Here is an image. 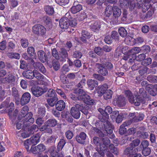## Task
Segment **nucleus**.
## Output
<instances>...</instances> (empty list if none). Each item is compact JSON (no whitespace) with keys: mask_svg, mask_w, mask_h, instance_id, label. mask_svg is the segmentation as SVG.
<instances>
[{"mask_svg":"<svg viewBox=\"0 0 157 157\" xmlns=\"http://www.w3.org/2000/svg\"><path fill=\"white\" fill-rule=\"evenodd\" d=\"M4 80L6 83L10 84H13L15 80V78L13 73L9 72L4 78Z\"/></svg>","mask_w":157,"mask_h":157,"instance_id":"ddd939ff","label":"nucleus"},{"mask_svg":"<svg viewBox=\"0 0 157 157\" xmlns=\"http://www.w3.org/2000/svg\"><path fill=\"white\" fill-rule=\"evenodd\" d=\"M33 71L29 70L24 71L23 73V76L27 78L32 79L33 78Z\"/></svg>","mask_w":157,"mask_h":157,"instance_id":"bb28decb","label":"nucleus"},{"mask_svg":"<svg viewBox=\"0 0 157 157\" xmlns=\"http://www.w3.org/2000/svg\"><path fill=\"white\" fill-rule=\"evenodd\" d=\"M41 79L40 81V83L41 84L45 86H48L49 85V81L47 78H44V76H43L42 78Z\"/></svg>","mask_w":157,"mask_h":157,"instance_id":"e2e57ef3","label":"nucleus"},{"mask_svg":"<svg viewBox=\"0 0 157 157\" xmlns=\"http://www.w3.org/2000/svg\"><path fill=\"white\" fill-rule=\"evenodd\" d=\"M138 151V148H127L124 151V153L128 157H140L141 155L137 153Z\"/></svg>","mask_w":157,"mask_h":157,"instance_id":"39448f33","label":"nucleus"},{"mask_svg":"<svg viewBox=\"0 0 157 157\" xmlns=\"http://www.w3.org/2000/svg\"><path fill=\"white\" fill-rule=\"evenodd\" d=\"M40 139V137L38 135L36 134L35 136L32 137L29 139L30 143L33 144L34 145L36 144L39 142Z\"/></svg>","mask_w":157,"mask_h":157,"instance_id":"72a5a7b5","label":"nucleus"},{"mask_svg":"<svg viewBox=\"0 0 157 157\" xmlns=\"http://www.w3.org/2000/svg\"><path fill=\"white\" fill-rule=\"evenodd\" d=\"M147 80L151 82H157V76L149 75L147 78Z\"/></svg>","mask_w":157,"mask_h":157,"instance_id":"5fc2aeb1","label":"nucleus"},{"mask_svg":"<svg viewBox=\"0 0 157 157\" xmlns=\"http://www.w3.org/2000/svg\"><path fill=\"white\" fill-rule=\"evenodd\" d=\"M95 52L99 56H101L103 54V51L101 48L99 47H96L94 49Z\"/></svg>","mask_w":157,"mask_h":157,"instance_id":"69168bd1","label":"nucleus"},{"mask_svg":"<svg viewBox=\"0 0 157 157\" xmlns=\"http://www.w3.org/2000/svg\"><path fill=\"white\" fill-rule=\"evenodd\" d=\"M55 148L52 147L50 151V157H59V154L55 151L54 149Z\"/></svg>","mask_w":157,"mask_h":157,"instance_id":"8fccbe9b","label":"nucleus"},{"mask_svg":"<svg viewBox=\"0 0 157 157\" xmlns=\"http://www.w3.org/2000/svg\"><path fill=\"white\" fill-rule=\"evenodd\" d=\"M91 28L94 30H98L101 28V23L98 21H92L89 23Z\"/></svg>","mask_w":157,"mask_h":157,"instance_id":"a211bd4d","label":"nucleus"},{"mask_svg":"<svg viewBox=\"0 0 157 157\" xmlns=\"http://www.w3.org/2000/svg\"><path fill=\"white\" fill-rule=\"evenodd\" d=\"M52 65L54 69L56 71L58 70L60 68V65L59 62L57 60H52Z\"/></svg>","mask_w":157,"mask_h":157,"instance_id":"49530a36","label":"nucleus"},{"mask_svg":"<svg viewBox=\"0 0 157 157\" xmlns=\"http://www.w3.org/2000/svg\"><path fill=\"white\" fill-rule=\"evenodd\" d=\"M59 60L62 61H65L68 58V54L66 49L63 48H60L59 52Z\"/></svg>","mask_w":157,"mask_h":157,"instance_id":"9b49d317","label":"nucleus"},{"mask_svg":"<svg viewBox=\"0 0 157 157\" xmlns=\"http://www.w3.org/2000/svg\"><path fill=\"white\" fill-rule=\"evenodd\" d=\"M18 111L17 109H16L15 110L12 112V113H9V115L10 119L12 120H15L18 115Z\"/></svg>","mask_w":157,"mask_h":157,"instance_id":"de8ad7c7","label":"nucleus"},{"mask_svg":"<svg viewBox=\"0 0 157 157\" xmlns=\"http://www.w3.org/2000/svg\"><path fill=\"white\" fill-rule=\"evenodd\" d=\"M33 78L35 77L37 79H40L42 78V75L37 70H34L33 71Z\"/></svg>","mask_w":157,"mask_h":157,"instance_id":"bf43d9fd","label":"nucleus"},{"mask_svg":"<svg viewBox=\"0 0 157 157\" xmlns=\"http://www.w3.org/2000/svg\"><path fill=\"white\" fill-rule=\"evenodd\" d=\"M96 67L98 68V72L99 74L103 76H105L108 75V73L107 70L101 64L96 63Z\"/></svg>","mask_w":157,"mask_h":157,"instance_id":"4468645a","label":"nucleus"},{"mask_svg":"<svg viewBox=\"0 0 157 157\" xmlns=\"http://www.w3.org/2000/svg\"><path fill=\"white\" fill-rule=\"evenodd\" d=\"M109 147L112 152L116 155L118 154V151L117 148L115 147L113 144H110Z\"/></svg>","mask_w":157,"mask_h":157,"instance_id":"4d7b16f0","label":"nucleus"},{"mask_svg":"<svg viewBox=\"0 0 157 157\" xmlns=\"http://www.w3.org/2000/svg\"><path fill=\"white\" fill-rule=\"evenodd\" d=\"M82 108L79 104H76L74 106L72 107L71 109V113L72 117L78 119L80 115L79 111Z\"/></svg>","mask_w":157,"mask_h":157,"instance_id":"6e6552de","label":"nucleus"},{"mask_svg":"<svg viewBox=\"0 0 157 157\" xmlns=\"http://www.w3.org/2000/svg\"><path fill=\"white\" fill-rule=\"evenodd\" d=\"M48 126H46L45 125H43L40 128V130L41 131H43L44 130L48 133H51L52 132V130Z\"/></svg>","mask_w":157,"mask_h":157,"instance_id":"09e8293b","label":"nucleus"},{"mask_svg":"<svg viewBox=\"0 0 157 157\" xmlns=\"http://www.w3.org/2000/svg\"><path fill=\"white\" fill-rule=\"evenodd\" d=\"M34 119L32 117H31L28 119L26 122L23 123V128L24 129H25L27 128V127L29 125V123H33L34 122Z\"/></svg>","mask_w":157,"mask_h":157,"instance_id":"c03bdc74","label":"nucleus"},{"mask_svg":"<svg viewBox=\"0 0 157 157\" xmlns=\"http://www.w3.org/2000/svg\"><path fill=\"white\" fill-rule=\"evenodd\" d=\"M86 135L84 132H81L79 136H76L75 139L77 142L78 143L83 144L84 143V140L86 139Z\"/></svg>","mask_w":157,"mask_h":157,"instance_id":"412c9836","label":"nucleus"},{"mask_svg":"<svg viewBox=\"0 0 157 157\" xmlns=\"http://www.w3.org/2000/svg\"><path fill=\"white\" fill-rule=\"evenodd\" d=\"M42 20L47 25L48 24L51 25V20L48 16H46L44 17Z\"/></svg>","mask_w":157,"mask_h":157,"instance_id":"338daca9","label":"nucleus"},{"mask_svg":"<svg viewBox=\"0 0 157 157\" xmlns=\"http://www.w3.org/2000/svg\"><path fill=\"white\" fill-rule=\"evenodd\" d=\"M102 140L103 143L101 144L100 146V151L95 153L93 156V157H101L105 156L104 151H107L108 146L110 144V142L109 138L104 139Z\"/></svg>","mask_w":157,"mask_h":157,"instance_id":"f03ea898","label":"nucleus"},{"mask_svg":"<svg viewBox=\"0 0 157 157\" xmlns=\"http://www.w3.org/2000/svg\"><path fill=\"white\" fill-rule=\"evenodd\" d=\"M21 43L22 46L24 48H27L29 45L28 40L25 38L22 39L21 40Z\"/></svg>","mask_w":157,"mask_h":157,"instance_id":"13d9d810","label":"nucleus"},{"mask_svg":"<svg viewBox=\"0 0 157 157\" xmlns=\"http://www.w3.org/2000/svg\"><path fill=\"white\" fill-rule=\"evenodd\" d=\"M113 15L115 17H119L121 14V9L117 6H113Z\"/></svg>","mask_w":157,"mask_h":157,"instance_id":"7c9ffc66","label":"nucleus"},{"mask_svg":"<svg viewBox=\"0 0 157 157\" xmlns=\"http://www.w3.org/2000/svg\"><path fill=\"white\" fill-rule=\"evenodd\" d=\"M69 15V13H67L65 15V17L62 18L59 21V26L61 29H67L69 26L67 16Z\"/></svg>","mask_w":157,"mask_h":157,"instance_id":"9d476101","label":"nucleus"},{"mask_svg":"<svg viewBox=\"0 0 157 157\" xmlns=\"http://www.w3.org/2000/svg\"><path fill=\"white\" fill-rule=\"evenodd\" d=\"M116 103L119 106H124L126 103L124 97L121 96H119L117 100Z\"/></svg>","mask_w":157,"mask_h":157,"instance_id":"393cba45","label":"nucleus"},{"mask_svg":"<svg viewBox=\"0 0 157 157\" xmlns=\"http://www.w3.org/2000/svg\"><path fill=\"white\" fill-rule=\"evenodd\" d=\"M113 7L111 6H108L106 8L105 14L106 17H109L113 12Z\"/></svg>","mask_w":157,"mask_h":157,"instance_id":"4c0bfd02","label":"nucleus"},{"mask_svg":"<svg viewBox=\"0 0 157 157\" xmlns=\"http://www.w3.org/2000/svg\"><path fill=\"white\" fill-rule=\"evenodd\" d=\"M45 109L44 108L41 107L38 109L37 113L38 115L41 117H44L45 114Z\"/></svg>","mask_w":157,"mask_h":157,"instance_id":"680f3d73","label":"nucleus"},{"mask_svg":"<svg viewBox=\"0 0 157 157\" xmlns=\"http://www.w3.org/2000/svg\"><path fill=\"white\" fill-rule=\"evenodd\" d=\"M120 6L122 8H129L131 10H133L135 6V4L132 2L131 0H119Z\"/></svg>","mask_w":157,"mask_h":157,"instance_id":"0eeeda50","label":"nucleus"},{"mask_svg":"<svg viewBox=\"0 0 157 157\" xmlns=\"http://www.w3.org/2000/svg\"><path fill=\"white\" fill-rule=\"evenodd\" d=\"M108 138H102L101 139L96 136L94 137L93 138V142L96 146H100L101 144H103L102 140L104 139Z\"/></svg>","mask_w":157,"mask_h":157,"instance_id":"473e14b6","label":"nucleus"},{"mask_svg":"<svg viewBox=\"0 0 157 157\" xmlns=\"http://www.w3.org/2000/svg\"><path fill=\"white\" fill-rule=\"evenodd\" d=\"M148 70V68L147 67H144L140 69L139 71V72L141 75H147Z\"/></svg>","mask_w":157,"mask_h":157,"instance_id":"774afa93","label":"nucleus"},{"mask_svg":"<svg viewBox=\"0 0 157 157\" xmlns=\"http://www.w3.org/2000/svg\"><path fill=\"white\" fill-rule=\"evenodd\" d=\"M106 121V123L103 124L105 130L107 133L111 134L113 132V129L114 128V126L109 122L107 120Z\"/></svg>","mask_w":157,"mask_h":157,"instance_id":"6ab92c4d","label":"nucleus"},{"mask_svg":"<svg viewBox=\"0 0 157 157\" xmlns=\"http://www.w3.org/2000/svg\"><path fill=\"white\" fill-rule=\"evenodd\" d=\"M98 111L101 113L102 115V118H100V119H101V121L102 122H105L109 118V115L108 113H105V110L104 111L103 109L101 108H99Z\"/></svg>","mask_w":157,"mask_h":157,"instance_id":"cd10ccee","label":"nucleus"},{"mask_svg":"<svg viewBox=\"0 0 157 157\" xmlns=\"http://www.w3.org/2000/svg\"><path fill=\"white\" fill-rule=\"evenodd\" d=\"M134 94L135 95H136V96L139 97L141 96L144 98L147 97L146 91L143 88L140 89L139 92L136 91H135Z\"/></svg>","mask_w":157,"mask_h":157,"instance_id":"a878e982","label":"nucleus"},{"mask_svg":"<svg viewBox=\"0 0 157 157\" xmlns=\"http://www.w3.org/2000/svg\"><path fill=\"white\" fill-rule=\"evenodd\" d=\"M38 57L42 63H44L47 60V56L45 52L42 50H40L37 52Z\"/></svg>","mask_w":157,"mask_h":157,"instance_id":"aec40b11","label":"nucleus"},{"mask_svg":"<svg viewBox=\"0 0 157 157\" xmlns=\"http://www.w3.org/2000/svg\"><path fill=\"white\" fill-rule=\"evenodd\" d=\"M45 146L42 144H40L34 147H31L30 151L33 154L35 155H39L46 150Z\"/></svg>","mask_w":157,"mask_h":157,"instance_id":"1a4fd4ad","label":"nucleus"},{"mask_svg":"<svg viewBox=\"0 0 157 157\" xmlns=\"http://www.w3.org/2000/svg\"><path fill=\"white\" fill-rule=\"evenodd\" d=\"M62 117L64 118L68 122H71L73 121L72 116L71 113L67 111L64 112L62 114Z\"/></svg>","mask_w":157,"mask_h":157,"instance_id":"b1692460","label":"nucleus"},{"mask_svg":"<svg viewBox=\"0 0 157 157\" xmlns=\"http://www.w3.org/2000/svg\"><path fill=\"white\" fill-rule=\"evenodd\" d=\"M104 98L105 100H108L111 98L113 94V92L110 90L106 91L103 94Z\"/></svg>","mask_w":157,"mask_h":157,"instance_id":"58836bf2","label":"nucleus"},{"mask_svg":"<svg viewBox=\"0 0 157 157\" xmlns=\"http://www.w3.org/2000/svg\"><path fill=\"white\" fill-rule=\"evenodd\" d=\"M87 84L91 90H92L94 88L98 86L97 81L94 79H89L87 81Z\"/></svg>","mask_w":157,"mask_h":157,"instance_id":"5701e85b","label":"nucleus"},{"mask_svg":"<svg viewBox=\"0 0 157 157\" xmlns=\"http://www.w3.org/2000/svg\"><path fill=\"white\" fill-rule=\"evenodd\" d=\"M29 110V108L27 106L23 107L21 109L20 115H19L18 118L19 120H21V117L24 116L25 114L27 113Z\"/></svg>","mask_w":157,"mask_h":157,"instance_id":"2f4dec72","label":"nucleus"},{"mask_svg":"<svg viewBox=\"0 0 157 157\" xmlns=\"http://www.w3.org/2000/svg\"><path fill=\"white\" fill-rule=\"evenodd\" d=\"M57 98H48L47 99V101L48 104L51 107H53L56 103V102L58 100Z\"/></svg>","mask_w":157,"mask_h":157,"instance_id":"79ce46f5","label":"nucleus"},{"mask_svg":"<svg viewBox=\"0 0 157 157\" xmlns=\"http://www.w3.org/2000/svg\"><path fill=\"white\" fill-rule=\"evenodd\" d=\"M141 85L143 86H146V90H148V88H151L153 87V85H152L151 84H148V82H147L146 81H143L141 83Z\"/></svg>","mask_w":157,"mask_h":157,"instance_id":"0e129e2a","label":"nucleus"},{"mask_svg":"<svg viewBox=\"0 0 157 157\" xmlns=\"http://www.w3.org/2000/svg\"><path fill=\"white\" fill-rule=\"evenodd\" d=\"M86 80L85 79H82L76 86L77 88L74 90V93L78 94V100H82L85 103L90 105L93 104L94 100L91 99L88 95L82 89L86 85Z\"/></svg>","mask_w":157,"mask_h":157,"instance_id":"f257e3e1","label":"nucleus"},{"mask_svg":"<svg viewBox=\"0 0 157 157\" xmlns=\"http://www.w3.org/2000/svg\"><path fill=\"white\" fill-rule=\"evenodd\" d=\"M31 64L35 69H38L39 70L40 68L43 65L40 62H35L33 60H31Z\"/></svg>","mask_w":157,"mask_h":157,"instance_id":"a19ab883","label":"nucleus"},{"mask_svg":"<svg viewBox=\"0 0 157 157\" xmlns=\"http://www.w3.org/2000/svg\"><path fill=\"white\" fill-rule=\"evenodd\" d=\"M144 117V115L143 114H136L134 118L132 119V120L134 122H139L142 120Z\"/></svg>","mask_w":157,"mask_h":157,"instance_id":"e433bc0d","label":"nucleus"},{"mask_svg":"<svg viewBox=\"0 0 157 157\" xmlns=\"http://www.w3.org/2000/svg\"><path fill=\"white\" fill-rule=\"evenodd\" d=\"M48 89L44 87L42 88L39 86H33L31 88V91L33 94L36 97H39L45 93Z\"/></svg>","mask_w":157,"mask_h":157,"instance_id":"423d86ee","label":"nucleus"},{"mask_svg":"<svg viewBox=\"0 0 157 157\" xmlns=\"http://www.w3.org/2000/svg\"><path fill=\"white\" fill-rule=\"evenodd\" d=\"M57 123V121L55 119H51L47 120L44 123V124L48 126L49 128H51L55 126Z\"/></svg>","mask_w":157,"mask_h":157,"instance_id":"c756f323","label":"nucleus"},{"mask_svg":"<svg viewBox=\"0 0 157 157\" xmlns=\"http://www.w3.org/2000/svg\"><path fill=\"white\" fill-rule=\"evenodd\" d=\"M66 144V141L64 138L61 139L57 145V148L59 150H61Z\"/></svg>","mask_w":157,"mask_h":157,"instance_id":"603ef678","label":"nucleus"},{"mask_svg":"<svg viewBox=\"0 0 157 157\" xmlns=\"http://www.w3.org/2000/svg\"><path fill=\"white\" fill-rule=\"evenodd\" d=\"M46 31V29L43 26L40 25H35L33 27V33L37 36L44 35Z\"/></svg>","mask_w":157,"mask_h":157,"instance_id":"20e7f679","label":"nucleus"},{"mask_svg":"<svg viewBox=\"0 0 157 157\" xmlns=\"http://www.w3.org/2000/svg\"><path fill=\"white\" fill-rule=\"evenodd\" d=\"M31 95L28 92L24 93L21 99L20 103L21 105H23L28 103L30 99Z\"/></svg>","mask_w":157,"mask_h":157,"instance_id":"f8f14e48","label":"nucleus"},{"mask_svg":"<svg viewBox=\"0 0 157 157\" xmlns=\"http://www.w3.org/2000/svg\"><path fill=\"white\" fill-rule=\"evenodd\" d=\"M56 109L59 111H61L63 110L65 107V104L62 100L58 101L56 104Z\"/></svg>","mask_w":157,"mask_h":157,"instance_id":"4be33fe9","label":"nucleus"},{"mask_svg":"<svg viewBox=\"0 0 157 157\" xmlns=\"http://www.w3.org/2000/svg\"><path fill=\"white\" fill-rule=\"evenodd\" d=\"M67 18L68 20L69 26L72 27H74L76 25V21L75 18L72 17L71 16L69 15H68V16H67Z\"/></svg>","mask_w":157,"mask_h":157,"instance_id":"c9c22d12","label":"nucleus"},{"mask_svg":"<svg viewBox=\"0 0 157 157\" xmlns=\"http://www.w3.org/2000/svg\"><path fill=\"white\" fill-rule=\"evenodd\" d=\"M27 52L29 55L31 56H33V59H36V56L34 48L32 47H30L28 48Z\"/></svg>","mask_w":157,"mask_h":157,"instance_id":"f704fd0d","label":"nucleus"},{"mask_svg":"<svg viewBox=\"0 0 157 157\" xmlns=\"http://www.w3.org/2000/svg\"><path fill=\"white\" fill-rule=\"evenodd\" d=\"M149 145V142L147 140H144L142 141L140 145V149H139V151H141V150L143 148L144 149L148 147Z\"/></svg>","mask_w":157,"mask_h":157,"instance_id":"37998d69","label":"nucleus"},{"mask_svg":"<svg viewBox=\"0 0 157 157\" xmlns=\"http://www.w3.org/2000/svg\"><path fill=\"white\" fill-rule=\"evenodd\" d=\"M78 2H75L73 6L70 9V11L73 13H76L80 11L82 9V6L80 4H77Z\"/></svg>","mask_w":157,"mask_h":157,"instance_id":"2eb2a0df","label":"nucleus"},{"mask_svg":"<svg viewBox=\"0 0 157 157\" xmlns=\"http://www.w3.org/2000/svg\"><path fill=\"white\" fill-rule=\"evenodd\" d=\"M140 142V140L139 139L136 140L131 143L130 144V147L128 148H136L135 147L138 146Z\"/></svg>","mask_w":157,"mask_h":157,"instance_id":"3c124183","label":"nucleus"},{"mask_svg":"<svg viewBox=\"0 0 157 157\" xmlns=\"http://www.w3.org/2000/svg\"><path fill=\"white\" fill-rule=\"evenodd\" d=\"M125 126L123 124L120 126L119 129V133L121 135H123L125 133H127V128L125 127Z\"/></svg>","mask_w":157,"mask_h":157,"instance_id":"052dcab7","label":"nucleus"},{"mask_svg":"<svg viewBox=\"0 0 157 157\" xmlns=\"http://www.w3.org/2000/svg\"><path fill=\"white\" fill-rule=\"evenodd\" d=\"M47 96L49 97L55 98L56 97V94L55 91L52 89H50L48 91L47 94Z\"/></svg>","mask_w":157,"mask_h":157,"instance_id":"ea45409f","label":"nucleus"},{"mask_svg":"<svg viewBox=\"0 0 157 157\" xmlns=\"http://www.w3.org/2000/svg\"><path fill=\"white\" fill-rule=\"evenodd\" d=\"M119 33L121 36L125 37L127 34V33L126 29L123 27H121L119 29Z\"/></svg>","mask_w":157,"mask_h":157,"instance_id":"6e6d98bb","label":"nucleus"},{"mask_svg":"<svg viewBox=\"0 0 157 157\" xmlns=\"http://www.w3.org/2000/svg\"><path fill=\"white\" fill-rule=\"evenodd\" d=\"M141 51V49L140 47H135L130 50L129 51L130 53L135 54L138 53Z\"/></svg>","mask_w":157,"mask_h":157,"instance_id":"864d4df0","label":"nucleus"},{"mask_svg":"<svg viewBox=\"0 0 157 157\" xmlns=\"http://www.w3.org/2000/svg\"><path fill=\"white\" fill-rule=\"evenodd\" d=\"M28 128V132L29 134L30 135L33 134L35 132H37L39 129L38 126L36 125L33 124L31 126L27 127L26 129Z\"/></svg>","mask_w":157,"mask_h":157,"instance_id":"c85d7f7f","label":"nucleus"},{"mask_svg":"<svg viewBox=\"0 0 157 157\" xmlns=\"http://www.w3.org/2000/svg\"><path fill=\"white\" fill-rule=\"evenodd\" d=\"M81 33L82 36L80 37L81 40L84 43H86V39L90 38L91 36L90 34L85 29L82 30Z\"/></svg>","mask_w":157,"mask_h":157,"instance_id":"dca6fc26","label":"nucleus"},{"mask_svg":"<svg viewBox=\"0 0 157 157\" xmlns=\"http://www.w3.org/2000/svg\"><path fill=\"white\" fill-rule=\"evenodd\" d=\"M125 94L129 102L131 103H133L136 106H139L140 103L143 102V98L142 97L135 95V97L130 90L126 91Z\"/></svg>","mask_w":157,"mask_h":157,"instance_id":"7ed1b4c3","label":"nucleus"},{"mask_svg":"<svg viewBox=\"0 0 157 157\" xmlns=\"http://www.w3.org/2000/svg\"><path fill=\"white\" fill-rule=\"evenodd\" d=\"M145 128L144 127H141L140 128V130L141 131H139L138 134L139 135V137L141 139H145L147 138L149 136V134L148 132H144Z\"/></svg>","mask_w":157,"mask_h":157,"instance_id":"f3484780","label":"nucleus"},{"mask_svg":"<svg viewBox=\"0 0 157 157\" xmlns=\"http://www.w3.org/2000/svg\"><path fill=\"white\" fill-rule=\"evenodd\" d=\"M44 10L46 13L49 15H52L54 13L53 8L51 6H46L44 7Z\"/></svg>","mask_w":157,"mask_h":157,"instance_id":"a18cd8bd","label":"nucleus"}]
</instances>
